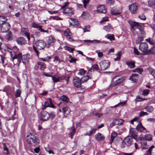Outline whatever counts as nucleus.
<instances>
[{
	"label": "nucleus",
	"mask_w": 155,
	"mask_h": 155,
	"mask_svg": "<svg viewBox=\"0 0 155 155\" xmlns=\"http://www.w3.org/2000/svg\"><path fill=\"white\" fill-rule=\"evenodd\" d=\"M7 19L4 16H0V31L2 32H5L10 28V25L6 22Z\"/></svg>",
	"instance_id": "nucleus-1"
},
{
	"label": "nucleus",
	"mask_w": 155,
	"mask_h": 155,
	"mask_svg": "<svg viewBox=\"0 0 155 155\" xmlns=\"http://www.w3.org/2000/svg\"><path fill=\"white\" fill-rule=\"evenodd\" d=\"M35 135L36 134L32 131L28 134L26 137L29 138L27 140V142L28 143L31 144L32 142L35 144H38L39 143V139L35 136Z\"/></svg>",
	"instance_id": "nucleus-2"
},
{
	"label": "nucleus",
	"mask_w": 155,
	"mask_h": 155,
	"mask_svg": "<svg viewBox=\"0 0 155 155\" xmlns=\"http://www.w3.org/2000/svg\"><path fill=\"white\" fill-rule=\"evenodd\" d=\"M134 32H136L137 35V39L135 41L136 43L139 44L143 40L146 35L143 29V26L140 29H137Z\"/></svg>",
	"instance_id": "nucleus-3"
},
{
	"label": "nucleus",
	"mask_w": 155,
	"mask_h": 155,
	"mask_svg": "<svg viewBox=\"0 0 155 155\" xmlns=\"http://www.w3.org/2000/svg\"><path fill=\"white\" fill-rule=\"evenodd\" d=\"M10 55L12 59V61L14 63H15L16 64L18 65L21 62L22 59V53H20L18 54H16L14 52L12 53V51H10Z\"/></svg>",
	"instance_id": "nucleus-4"
},
{
	"label": "nucleus",
	"mask_w": 155,
	"mask_h": 155,
	"mask_svg": "<svg viewBox=\"0 0 155 155\" xmlns=\"http://www.w3.org/2000/svg\"><path fill=\"white\" fill-rule=\"evenodd\" d=\"M124 80V77L120 76H116L112 79V82L110 86L111 87L115 86L122 82Z\"/></svg>",
	"instance_id": "nucleus-5"
},
{
	"label": "nucleus",
	"mask_w": 155,
	"mask_h": 155,
	"mask_svg": "<svg viewBox=\"0 0 155 155\" xmlns=\"http://www.w3.org/2000/svg\"><path fill=\"white\" fill-rule=\"evenodd\" d=\"M148 46L146 42L141 43L140 45L139 49L142 52L143 55H147L148 50Z\"/></svg>",
	"instance_id": "nucleus-6"
},
{
	"label": "nucleus",
	"mask_w": 155,
	"mask_h": 155,
	"mask_svg": "<svg viewBox=\"0 0 155 155\" xmlns=\"http://www.w3.org/2000/svg\"><path fill=\"white\" fill-rule=\"evenodd\" d=\"M133 138L131 136H128L126 137L124 139V141L122 142V147H125L124 145L127 147L130 146L132 144Z\"/></svg>",
	"instance_id": "nucleus-7"
},
{
	"label": "nucleus",
	"mask_w": 155,
	"mask_h": 155,
	"mask_svg": "<svg viewBox=\"0 0 155 155\" xmlns=\"http://www.w3.org/2000/svg\"><path fill=\"white\" fill-rule=\"evenodd\" d=\"M100 64L101 70H105L110 67V62L108 60H103L100 62Z\"/></svg>",
	"instance_id": "nucleus-8"
},
{
	"label": "nucleus",
	"mask_w": 155,
	"mask_h": 155,
	"mask_svg": "<svg viewBox=\"0 0 155 155\" xmlns=\"http://www.w3.org/2000/svg\"><path fill=\"white\" fill-rule=\"evenodd\" d=\"M129 23L131 25V28L134 30V32L137 29H140L143 26L140 25V23L135 21H130Z\"/></svg>",
	"instance_id": "nucleus-9"
},
{
	"label": "nucleus",
	"mask_w": 155,
	"mask_h": 155,
	"mask_svg": "<svg viewBox=\"0 0 155 155\" xmlns=\"http://www.w3.org/2000/svg\"><path fill=\"white\" fill-rule=\"evenodd\" d=\"M52 114H50L46 111H43L41 112L40 120L42 121H46L48 120Z\"/></svg>",
	"instance_id": "nucleus-10"
},
{
	"label": "nucleus",
	"mask_w": 155,
	"mask_h": 155,
	"mask_svg": "<svg viewBox=\"0 0 155 155\" xmlns=\"http://www.w3.org/2000/svg\"><path fill=\"white\" fill-rule=\"evenodd\" d=\"M138 4L134 3L129 6V10L132 14H135L137 13L138 9Z\"/></svg>",
	"instance_id": "nucleus-11"
},
{
	"label": "nucleus",
	"mask_w": 155,
	"mask_h": 155,
	"mask_svg": "<svg viewBox=\"0 0 155 155\" xmlns=\"http://www.w3.org/2000/svg\"><path fill=\"white\" fill-rule=\"evenodd\" d=\"M35 44L37 48L40 50L44 49L46 45L45 43L41 40H37L35 42Z\"/></svg>",
	"instance_id": "nucleus-12"
},
{
	"label": "nucleus",
	"mask_w": 155,
	"mask_h": 155,
	"mask_svg": "<svg viewBox=\"0 0 155 155\" xmlns=\"http://www.w3.org/2000/svg\"><path fill=\"white\" fill-rule=\"evenodd\" d=\"M73 83L74 86L77 88L80 87L81 86V80L77 77L74 78Z\"/></svg>",
	"instance_id": "nucleus-13"
},
{
	"label": "nucleus",
	"mask_w": 155,
	"mask_h": 155,
	"mask_svg": "<svg viewBox=\"0 0 155 155\" xmlns=\"http://www.w3.org/2000/svg\"><path fill=\"white\" fill-rule=\"evenodd\" d=\"M92 68H91L88 70V73L87 75L83 77L81 79V81L82 82L87 81L89 79H92V77L91 76V74L90 73L91 72Z\"/></svg>",
	"instance_id": "nucleus-14"
},
{
	"label": "nucleus",
	"mask_w": 155,
	"mask_h": 155,
	"mask_svg": "<svg viewBox=\"0 0 155 155\" xmlns=\"http://www.w3.org/2000/svg\"><path fill=\"white\" fill-rule=\"evenodd\" d=\"M55 41V40L54 38L52 36H50L49 37L47 41L46 46L48 48L52 46Z\"/></svg>",
	"instance_id": "nucleus-15"
},
{
	"label": "nucleus",
	"mask_w": 155,
	"mask_h": 155,
	"mask_svg": "<svg viewBox=\"0 0 155 155\" xmlns=\"http://www.w3.org/2000/svg\"><path fill=\"white\" fill-rule=\"evenodd\" d=\"M32 27L34 28H38V30L41 31V32H46L47 33H48V30H45L42 28V26L38 24H36L35 22H33L32 24Z\"/></svg>",
	"instance_id": "nucleus-16"
},
{
	"label": "nucleus",
	"mask_w": 155,
	"mask_h": 155,
	"mask_svg": "<svg viewBox=\"0 0 155 155\" xmlns=\"http://www.w3.org/2000/svg\"><path fill=\"white\" fill-rule=\"evenodd\" d=\"M21 32L22 35L26 36L28 39V41L30 40V37L29 36V33L27 28H22L21 29Z\"/></svg>",
	"instance_id": "nucleus-17"
},
{
	"label": "nucleus",
	"mask_w": 155,
	"mask_h": 155,
	"mask_svg": "<svg viewBox=\"0 0 155 155\" xmlns=\"http://www.w3.org/2000/svg\"><path fill=\"white\" fill-rule=\"evenodd\" d=\"M63 9V13L64 14H68L69 15H72L74 14V11L72 8H67Z\"/></svg>",
	"instance_id": "nucleus-18"
},
{
	"label": "nucleus",
	"mask_w": 155,
	"mask_h": 155,
	"mask_svg": "<svg viewBox=\"0 0 155 155\" xmlns=\"http://www.w3.org/2000/svg\"><path fill=\"white\" fill-rule=\"evenodd\" d=\"M122 11L121 8H113L111 9V13L112 15H117L120 14Z\"/></svg>",
	"instance_id": "nucleus-19"
},
{
	"label": "nucleus",
	"mask_w": 155,
	"mask_h": 155,
	"mask_svg": "<svg viewBox=\"0 0 155 155\" xmlns=\"http://www.w3.org/2000/svg\"><path fill=\"white\" fill-rule=\"evenodd\" d=\"M130 134L132 136V138H133L135 140H136L137 138V133L135 130L133 128H131L130 131Z\"/></svg>",
	"instance_id": "nucleus-20"
},
{
	"label": "nucleus",
	"mask_w": 155,
	"mask_h": 155,
	"mask_svg": "<svg viewBox=\"0 0 155 155\" xmlns=\"http://www.w3.org/2000/svg\"><path fill=\"white\" fill-rule=\"evenodd\" d=\"M48 101H46L45 102L44 104V105L47 107H50L53 108H55V107L51 101V99L50 98H49L48 99Z\"/></svg>",
	"instance_id": "nucleus-21"
},
{
	"label": "nucleus",
	"mask_w": 155,
	"mask_h": 155,
	"mask_svg": "<svg viewBox=\"0 0 155 155\" xmlns=\"http://www.w3.org/2000/svg\"><path fill=\"white\" fill-rule=\"evenodd\" d=\"M97 11L99 13H105L106 12V10L103 5L98 6L97 7Z\"/></svg>",
	"instance_id": "nucleus-22"
},
{
	"label": "nucleus",
	"mask_w": 155,
	"mask_h": 155,
	"mask_svg": "<svg viewBox=\"0 0 155 155\" xmlns=\"http://www.w3.org/2000/svg\"><path fill=\"white\" fill-rule=\"evenodd\" d=\"M95 137L96 139L100 142L103 141L104 139V137L102 136L100 133L97 134L95 135Z\"/></svg>",
	"instance_id": "nucleus-23"
},
{
	"label": "nucleus",
	"mask_w": 155,
	"mask_h": 155,
	"mask_svg": "<svg viewBox=\"0 0 155 155\" xmlns=\"http://www.w3.org/2000/svg\"><path fill=\"white\" fill-rule=\"evenodd\" d=\"M16 42L18 44L20 45L25 44L26 43V41L23 37H20L18 38L16 40Z\"/></svg>",
	"instance_id": "nucleus-24"
},
{
	"label": "nucleus",
	"mask_w": 155,
	"mask_h": 155,
	"mask_svg": "<svg viewBox=\"0 0 155 155\" xmlns=\"http://www.w3.org/2000/svg\"><path fill=\"white\" fill-rule=\"evenodd\" d=\"M147 55H155V46L152 47L148 49Z\"/></svg>",
	"instance_id": "nucleus-25"
},
{
	"label": "nucleus",
	"mask_w": 155,
	"mask_h": 155,
	"mask_svg": "<svg viewBox=\"0 0 155 155\" xmlns=\"http://www.w3.org/2000/svg\"><path fill=\"white\" fill-rule=\"evenodd\" d=\"M29 55L28 54H26L22 55V62L24 63H27L29 60Z\"/></svg>",
	"instance_id": "nucleus-26"
},
{
	"label": "nucleus",
	"mask_w": 155,
	"mask_h": 155,
	"mask_svg": "<svg viewBox=\"0 0 155 155\" xmlns=\"http://www.w3.org/2000/svg\"><path fill=\"white\" fill-rule=\"evenodd\" d=\"M136 129L138 131L140 132H142L144 130H145V128L141 124V123H139L138 124L136 127Z\"/></svg>",
	"instance_id": "nucleus-27"
},
{
	"label": "nucleus",
	"mask_w": 155,
	"mask_h": 155,
	"mask_svg": "<svg viewBox=\"0 0 155 155\" xmlns=\"http://www.w3.org/2000/svg\"><path fill=\"white\" fill-rule=\"evenodd\" d=\"M138 76V74H133L130 78L129 79L134 82L137 81V77Z\"/></svg>",
	"instance_id": "nucleus-28"
},
{
	"label": "nucleus",
	"mask_w": 155,
	"mask_h": 155,
	"mask_svg": "<svg viewBox=\"0 0 155 155\" xmlns=\"http://www.w3.org/2000/svg\"><path fill=\"white\" fill-rule=\"evenodd\" d=\"M117 134L115 132H113L111 135V138L110 140L109 143L111 144L114 139L117 136Z\"/></svg>",
	"instance_id": "nucleus-29"
},
{
	"label": "nucleus",
	"mask_w": 155,
	"mask_h": 155,
	"mask_svg": "<svg viewBox=\"0 0 155 155\" xmlns=\"http://www.w3.org/2000/svg\"><path fill=\"white\" fill-rule=\"evenodd\" d=\"M145 40L148 42L150 44L155 46V41L153 39L149 38L146 39Z\"/></svg>",
	"instance_id": "nucleus-30"
},
{
	"label": "nucleus",
	"mask_w": 155,
	"mask_h": 155,
	"mask_svg": "<svg viewBox=\"0 0 155 155\" xmlns=\"http://www.w3.org/2000/svg\"><path fill=\"white\" fill-rule=\"evenodd\" d=\"M105 37L107 39L110 40V41H114L115 40L114 36L113 34H107Z\"/></svg>",
	"instance_id": "nucleus-31"
},
{
	"label": "nucleus",
	"mask_w": 155,
	"mask_h": 155,
	"mask_svg": "<svg viewBox=\"0 0 155 155\" xmlns=\"http://www.w3.org/2000/svg\"><path fill=\"white\" fill-rule=\"evenodd\" d=\"M112 28V27L110 24H108L107 25L104 27V29L107 32L110 31Z\"/></svg>",
	"instance_id": "nucleus-32"
},
{
	"label": "nucleus",
	"mask_w": 155,
	"mask_h": 155,
	"mask_svg": "<svg viewBox=\"0 0 155 155\" xmlns=\"http://www.w3.org/2000/svg\"><path fill=\"white\" fill-rule=\"evenodd\" d=\"M116 125H121L124 122V120L121 119H115L114 120Z\"/></svg>",
	"instance_id": "nucleus-33"
},
{
	"label": "nucleus",
	"mask_w": 155,
	"mask_h": 155,
	"mask_svg": "<svg viewBox=\"0 0 155 155\" xmlns=\"http://www.w3.org/2000/svg\"><path fill=\"white\" fill-rule=\"evenodd\" d=\"M140 143L143 148H146L145 147L147 146V143L146 140H143V139H141L140 140Z\"/></svg>",
	"instance_id": "nucleus-34"
},
{
	"label": "nucleus",
	"mask_w": 155,
	"mask_h": 155,
	"mask_svg": "<svg viewBox=\"0 0 155 155\" xmlns=\"http://www.w3.org/2000/svg\"><path fill=\"white\" fill-rule=\"evenodd\" d=\"M5 38L8 40H10L12 39V35L11 31H9L5 36Z\"/></svg>",
	"instance_id": "nucleus-35"
},
{
	"label": "nucleus",
	"mask_w": 155,
	"mask_h": 155,
	"mask_svg": "<svg viewBox=\"0 0 155 155\" xmlns=\"http://www.w3.org/2000/svg\"><path fill=\"white\" fill-rule=\"evenodd\" d=\"M96 129L94 128H93L91 129V131H89V133H87L84 134L85 136H90L92 134H94L95 132V131L96 130Z\"/></svg>",
	"instance_id": "nucleus-36"
},
{
	"label": "nucleus",
	"mask_w": 155,
	"mask_h": 155,
	"mask_svg": "<svg viewBox=\"0 0 155 155\" xmlns=\"http://www.w3.org/2000/svg\"><path fill=\"white\" fill-rule=\"evenodd\" d=\"M126 63L128 67L131 68H134L135 67V64L134 62L126 61Z\"/></svg>",
	"instance_id": "nucleus-37"
},
{
	"label": "nucleus",
	"mask_w": 155,
	"mask_h": 155,
	"mask_svg": "<svg viewBox=\"0 0 155 155\" xmlns=\"http://www.w3.org/2000/svg\"><path fill=\"white\" fill-rule=\"evenodd\" d=\"M53 82L55 83L60 81L59 77L57 76H52V77Z\"/></svg>",
	"instance_id": "nucleus-38"
},
{
	"label": "nucleus",
	"mask_w": 155,
	"mask_h": 155,
	"mask_svg": "<svg viewBox=\"0 0 155 155\" xmlns=\"http://www.w3.org/2000/svg\"><path fill=\"white\" fill-rule=\"evenodd\" d=\"M60 99L62 101L68 102L69 101V98L65 95H63L60 97Z\"/></svg>",
	"instance_id": "nucleus-39"
},
{
	"label": "nucleus",
	"mask_w": 155,
	"mask_h": 155,
	"mask_svg": "<svg viewBox=\"0 0 155 155\" xmlns=\"http://www.w3.org/2000/svg\"><path fill=\"white\" fill-rule=\"evenodd\" d=\"M81 16L84 18H86L90 16V14L87 12H83Z\"/></svg>",
	"instance_id": "nucleus-40"
},
{
	"label": "nucleus",
	"mask_w": 155,
	"mask_h": 155,
	"mask_svg": "<svg viewBox=\"0 0 155 155\" xmlns=\"http://www.w3.org/2000/svg\"><path fill=\"white\" fill-rule=\"evenodd\" d=\"M144 138L146 140L149 141L152 138V136L149 134L145 135L144 136Z\"/></svg>",
	"instance_id": "nucleus-41"
},
{
	"label": "nucleus",
	"mask_w": 155,
	"mask_h": 155,
	"mask_svg": "<svg viewBox=\"0 0 155 155\" xmlns=\"http://www.w3.org/2000/svg\"><path fill=\"white\" fill-rule=\"evenodd\" d=\"M139 117H135L130 121V123L131 124L134 125V121L139 122Z\"/></svg>",
	"instance_id": "nucleus-42"
},
{
	"label": "nucleus",
	"mask_w": 155,
	"mask_h": 155,
	"mask_svg": "<svg viewBox=\"0 0 155 155\" xmlns=\"http://www.w3.org/2000/svg\"><path fill=\"white\" fill-rule=\"evenodd\" d=\"M145 109L146 110L149 112L151 113L153 110V108L151 106H150L146 107Z\"/></svg>",
	"instance_id": "nucleus-43"
},
{
	"label": "nucleus",
	"mask_w": 155,
	"mask_h": 155,
	"mask_svg": "<svg viewBox=\"0 0 155 155\" xmlns=\"http://www.w3.org/2000/svg\"><path fill=\"white\" fill-rule=\"evenodd\" d=\"M143 69L141 68H137L133 70V71L134 72H137L139 74L141 73L143 71Z\"/></svg>",
	"instance_id": "nucleus-44"
},
{
	"label": "nucleus",
	"mask_w": 155,
	"mask_h": 155,
	"mask_svg": "<svg viewBox=\"0 0 155 155\" xmlns=\"http://www.w3.org/2000/svg\"><path fill=\"white\" fill-rule=\"evenodd\" d=\"M148 4L151 7L155 5V0H150L148 2Z\"/></svg>",
	"instance_id": "nucleus-45"
},
{
	"label": "nucleus",
	"mask_w": 155,
	"mask_h": 155,
	"mask_svg": "<svg viewBox=\"0 0 155 155\" xmlns=\"http://www.w3.org/2000/svg\"><path fill=\"white\" fill-rule=\"evenodd\" d=\"M65 50H68L70 52H72L74 50V48H71L70 47L67 46H65L64 47Z\"/></svg>",
	"instance_id": "nucleus-46"
},
{
	"label": "nucleus",
	"mask_w": 155,
	"mask_h": 155,
	"mask_svg": "<svg viewBox=\"0 0 155 155\" xmlns=\"http://www.w3.org/2000/svg\"><path fill=\"white\" fill-rule=\"evenodd\" d=\"M70 19L73 22L74 25H78L79 24V22L76 19H74L73 18H71Z\"/></svg>",
	"instance_id": "nucleus-47"
},
{
	"label": "nucleus",
	"mask_w": 155,
	"mask_h": 155,
	"mask_svg": "<svg viewBox=\"0 0 155 155\" xmlns=\"http://www.w3.org/2000/svg\"><path fill=\"white\" fill-rule=\"evenodd\" d=\"M21 94V91L20 90L18 89L16 90L15 94V97L16 98H17L20 97Z\"/></svg>",
	"instance_id": "nucleus-48"
},
{
	"label": "nucleus",
	"mask_w": 155,
	"mask_h": 155,
	"mask_svg": "<svg viewBox=\"0 0 155 155\" xmlns=\"http://www.w3.org/2000/svg\"><path fill=\"white\" fill-rule=\"evenodd\" d=\"M91 68H92L91 72H92V70H93V71H94L95 70L97 71V70L99 69L98 66L97 64L94 65Z\"/></svg>",
	"instance_id": "nucleus-49"
},
{
	"label": "nucleus",
	"mask_w": 155,
	"mask_h": 155,
	"mask_svg": "<svg viewBox=\"0 0 155 155\" xmlns=\"http://www.w3.org/2000/svg\"><path fill=\"white\" fill-rule=\"evenodd\" d=\"M64 33L65 36H68L71 35V32L69 29H67L64 31Z\"/></svg>",
	"instance_id": "nucleus-50"
},
{
	"label": "nucleus",
	"mask_w": 155,
	"mask_h": 155,
	"mask_svg": "<svg viewBox=\"0 0 155 155\" xmlns=\"http://www.w3.org/2000/svg\"><path fill=\"white\" fill-rule=\"evenodd\" d=\"M3 150L4 151H7L6 153V154H8L9 153V152L8 151V149L5 143H3Z\"/></svg>",
	"instance_id": "nucleus-51"
},
{
	"label": "nucleus",
	"mask_w": 155,
	"mask_h": 155,
	"mask_svg": "<svg viewBox=\"0 0 155 155\" xmlns=\"http://www.w3.org/2000/svg\"><path fill=\"white\" fill-rule=\"evenodd\" d=\"M121 55V53L120 52H119L117 54V57L114 59L115 61H118L120 59V57Z\"/></svg>",
	"instance_id": "nucleus-52"
},
{
	"label": "nucleus",
	"mask_w": 155,
	"mask_h": 155,
	"mask_svg": "<svg viewBox=\"0 0 155 155\" xmlns=\"http://www.w3.org/2000/svg\"><path fill=\"white\" fill-rule=\"evenodd\" d=\"M71 129L72 130V131L71 132V133H70V135L71 136H73L74 135V133H75V127H72L71 128Z\"/></svg>",
	"instance_id": "nucleus-53"
},
{
	"label": "nucleus",
	"mask_w": 155,
	"mask_h": 155,
	"mask_svg": "<svg viewBox=\"0 0 155 155\" xmlns=\"http://www.w3.org/2000/svg\"><path fill=\"white\" fill-rule=\"evenodd\" d=\"M138 18L141 20H146V18L145 16L143 14H142L139 15Z\"/></svg>",
	"instance_id": "nucleus-54"
},
{
	"label": "nucleus",
	"mask_w": 155,
	"mask_h": 155,
	"mask_svg": "<svg viewBox=\"0 0 155 155\" xmlns=\"http://www.w3.org/2000/svg\"><path fill=\"white\" fill-rule=\"evenodd\" d=\"M150 90L148 89L144 90L143 91V94L145 96L147 95L149 93Z\"/></svg>",
	"instance_id": "nucleus-55"
},
{
	"label": "nucleus",
	"mask_w": 155,
	"mask_h": 155,
	"mask_svg": "<svg viewBox=\"0 0 155 155\" xmlns=\"http://www.w3.org/2000/svg\"><path fill=\"white\" fill-rule=\"evenodd\" d=\"M89 0H83V3L84 5V7L86 8L87 7V5L89 3Z\"/></svg>",
	"instance_id": "nucleus-56"
},
{
	"label": "nucleus",
	"mask_w": 155,
	"mask_h": 155,
	"mask_svg": "<svg viewBox=\"0 0 155 155\" xmlns=\"http://www.w3.org/2000/svg\"><path fill=\"white\" fill-rule=\"evenodd\" d=\"M85 73V71L83 69H81L79 70L78 74L81 75H83Z\"/></svg>",
	"instance_id": "nucleus-57"
},
{
	"label": "nucleus",
	"mask_w": 155,
	"mask_h": 155,
	"mask_svg": "<svg viewBox=\"0 0 155 155\" xmlns=\"http://www.w3.org/2000/svg\"><path fill=\"white\" fill-rule=\"evenodd\" d=\"M107 3L109 5H113L114 3V0H107Z\"/></svg>",
	"instance_id": "nucleus-58"
},
{
	"label": "nucleus",
	"mask_w": 155,
	"mask_h": 155,
	"mask_svg": "<svg viewBox=\"0 0 155 155\" xmlns=\"http://www.w3.org/2000/svg\"><path fill=\"white\" fill-rule=\"evenodd\" d=\"M63 112L64 114H66V113L68 111V108L67 107H64L62 108Z\"/></svg>",
	"instance_id": "nucleus-59"
},
{
	"label": "nucleus",
	"mask_w": 155,
	"mask_h": 155,
	"mask_svg": "<svg viewBox=\"0 0 155 155\" xmlns=\"http://www.w3.org/2000/svg\"><path fill=\"white\" fill-rule=\"evenodd\" d=\"M70 58H71V59L69 60V62L71 63L74 62L76 63V61L77 60V59L76 58H74L71 57V56H70Z\"/></svg>",
	"instance_id": "nucleus-60"
},
{
	"label": "nucleus",
	"mask_w": 155,
	"mask_h": 155,
	"mask_svg": "<svg viewBox=\"0 0 155 155\" xmlns=\"http://www.w3.org/2000/svg\"><path fill=\"white\" fill-rule=\"evenodd\" d=\"M134 54L137 55H139L140 54V53L135 48H134Z\"/></svg>",
	"instance_id": "nucleus-61"
},
{
	"label": "nucleus",
	"mask_w": 155,
	"mask_h": 155,
	"mask_svg": "<svg viewBox=\"0 0 155 155\" xmlns=\"http://www.w3.org/2000/svg\"><path fill=\"white\" fill-rule=\"evenodd\" d=\"M90 28V27L89 26H86L85 27V28H84V32H88L89 31H90L88 30Z\"/></svg>",
	"instance_id": "nucleus-62"
},
{
	"label": "nucleus",
	"mask_w": 155,
	"mask_h": 155,
	"mask_svg": "<svg viewBox=\"0 0 155 155\" xmlns=\"http://www.w3.org/2000/svg\"><path fill=\"white\" fill-rule=\"evenodd\" d=\"M69 4V2H65L64 4V5L61 7V8L62 9L64 8L65 7L68 6Z\"/></svg>",
	"instance_id": "nucleus-63"
},
{
	"label": "nucleus",
	"mask_w": 155,
	"mask_h": 155,
	"mask_svg": "<svg viewBox=\"0 0 155 155\" xmlns=\"http://www.w3.org/2000/svg\"><path fill=\"white\" fill-rule=\"evenodd\" d=\"M150 72L151 74L155 78V70L154 69L151 70L150 71Z\"/></svg>",
	"instance_id": "nucleus-64"
}]
</instances>
